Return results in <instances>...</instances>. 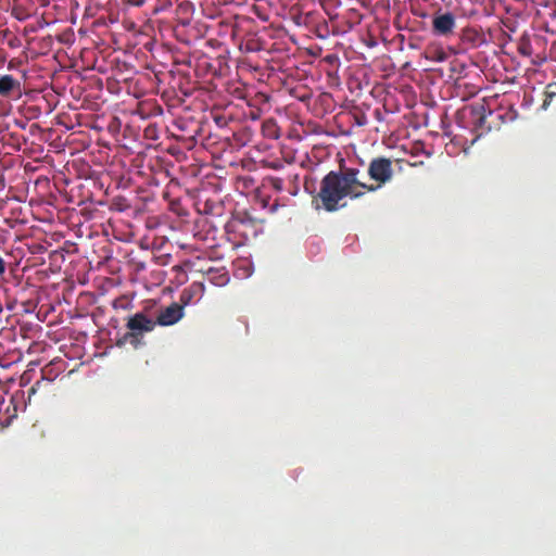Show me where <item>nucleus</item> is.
Instances as JSON below:
<instances>
[{
	"label": "nucleus",
	"instance_id": "nucleus-2",
	"mask_svg": "<svg viewBox=\"0 0 556 556\" xmlns=\"http://www.w3.org/2000/svg\"><path fill=\"white\" fill-rule=\"evenodd\" d=\"M369 177L377 182V190L391 180L393 176L392 163L387 157L374 159L368 166Z\"/></svg>",
	"mask_w": 556,
	"mask_h": 556
},
{
	"label": "nucleus",
	"instance_id": "nucleus-4",
	"mask_svg": "<svg viewBox=\"0 0 556 556\" xmlns=\"http://www.w3.org/2000/svg\"><path fill=\"white\" fill-rule=\"evenodd\" d=\"M455 25V16L450 12L435 15L432 21L433 31L440 36H447L452 34Z\"/></svg>",
	"mask_w": 556,
	"mask_h": 556
},
{
	"label": "nucleus",
	"instance_id": "nucleus-7",
	"mask_svg": "<svg viewBox=\"0 0 556 556\" xmlns=\"http://www.w3.org/2000/svg\"><path fill=\"white\" fill-rule=\"evenodd\" d=\"M357 175H358V169H355V168H349L344 173L340 174V176L342 178L353 179L354 182L352 184V187L356 190H362L364 192H365V190L370 191V192H374L377 190V187H374V185H366V184L359 181L357 179Z\"/></svg>",
	"mask_w": 556,
	"mask_h": 556
},
{
	"label": "nucleus",
	"instance_id": "nucleus-9",
	"mask_svg": "<svg viewBox=\"0 0 556 556\" xmlns=\"http://www.w3.org/2000/svg\"><path fill=\"white\" fill-rule=\"evenodd\" d=\"M5 271V264L2 257H0V275Z\"/></svg>",
	"mask_w": 556,
	"mask_h": 556
},
{
	"label": "nucleus",
	"instance_id": "nucleus-3",
	"mask_svg": "<svg viewBox=\"0 0 556 556\" xmlns=\"http://www.w3.org/2000/svg\"><path fill=\"white\" fill-rule=\"evenodd\" d=\"M127 328L130 330V332L127 333L125 338L129 340L131 344L137 346V336L142 332L152 331L154 328V321L151 318L147 317L144 314L137 313L128 319Z\"/></svg>",
	"mask_w": 556,
	"mask_h": 556
},
{
	"label": "nucleus",
	"instance_id": "nucleus-5",
	"mask_svg": "<svg viewBox=\"0 0 556 556\" xmlns=\"http://www.w3.org/2000/svg\"><path fill=\"white\" fill-rule=\"evenodd\" d=\"M184 316V306L173 303L162 309L157 316V323L161 326H172L178 323Z\"/></svg>",
	"mask_w": 556,
	"mask_h": 556
},
{
	"label": "nucleus",
	"instance_id": "nucleus-10",
	"mask_svg": "<svg viewBox=\"0 0 556 556\" xmlns=\"http://www.w3.org/2000/svg\"><path fill=\"white\" fill-rule=\"evenodd\" d=\"M227 281H228V278L226 276H223V280L220 281V285H224Z\"/></svg>",
	"mask_w": 556,
	"mask_h": 556
},
{
	"label": "nucleus",
	"instance_id": "nucleus-6",
	"mask_svg": "<svg viewBox=\"0 0 556 556\" xmlns=\"http://www.w3.org/2000/svg\"><path fill=\"white\" fill-rule=\"evenodd\" d=\"M12 92H17L21 96V83L11 75H3L0 77V94L9 97Z\"/></svg>",
	"mask_w": 556,
	"mask_h": 556
},
{
	"label": "nucleus",
	"instance_id": "nucleus-1",
	"mask_svg": "<svg viewBox=\"0 0 556 556\" xmlns=\"http://www.w3.org/2000/svg\"><path fill=\"white\" fill-rule=\"evenodd\" d=\"M353 179L342 178L340 174L330 172L321 181L319 191L320 200L327 211H334L340 205L339 202L350 197L351 199L359 198L364 191L356 190L352 187Z\"/></svg>",
	"mask_w": 556,
	"mask_h": 556
},
{
	"label": "nucleus",
	"instance_id": "nucleus-8",
	"mask_svg": "<svg viewBox=\"0 0 556 556\" xmlns=\"http://www.w3.org/2000/svg\"><path fill=\"white\" fill-rule=\"evenodd\" d=\"M201 290V286L192 285L189 289L184 290L180 295V301L184 305H188L191 300V293H195Z\"/></svg>",
	"mask_w": 556,
	"mask_h": 556
}]
</instances>
